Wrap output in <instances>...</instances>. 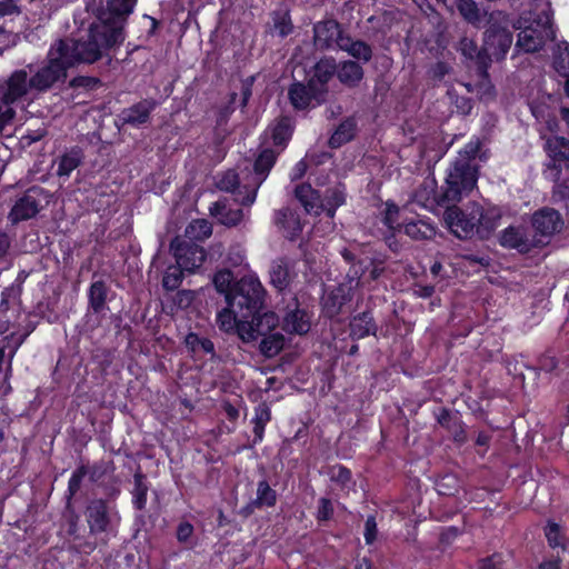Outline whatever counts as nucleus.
<instances>
[{"instance_id":"f257e3e1","label":"nucleus","mask_w":569,"mask_h":569,"mask_svg":"<svg viewBox=\"0 0 569 569\" xmlns=\"http://www.w3.org/2000/svg\"><path fill=\"white\" fill-rule=\"evenodd\" d=\"M137 0H107V6L98 14L88 33L79 39H60L53 44V54H62L64 63L73 67L79 63H93L110 49L124 40L123 28Z\"/></svg>"},{"instance_id":"f03ea898","label":"nucleus","mask_w":569,"mask_h":569,"mask_svg":"<svg viewBox=\"0 0 569 569\" xmlns=\"http://www.w3.org/2000/svg\"><path fill=\"white\" fill-rule=\"evenodd\" d=\"M443 221L450 232L459 239H471L478 236L488 239L496 230L498 214L493 209L485 210L477 202L461 209L456 203L445 206Z\"/></svg>"},{"instance_id":"7ed1b4c3","label":"nucleus","mask_w":569,"mask_h":569,"mask_svg":"<svg viewBox=\"0 0 569 569\" xmlns=\"http://www.w3.org/2000/svg\"><path fill=\"white\" fill-rule=\"evenodd\" d=\"M512 28L518 31L515 46L516 52L536 53L541 51L547 42L556 39V28L552 17L542 11L533 19L519 17Z\"/></svg>"},{"instance_id":"20e7f679","label":"nucleus","mask_w":569,"mask_h":569,"mask_svg":"<svg viewBox=\"0 0 569 569\" xmlns=\"http://www.w3.org/2000/svg\"><path fill=\"white\" fill-rule=\"evenodd\" d=\"M477 180V163H471L467 157H458L448 169L438 202L441 206L459 202L473 190Z\"/></svg>"},{"instance_id":"39448f33","label":"nucleus","mask_w":569,"mask_h":569,"mask_svg":"<svg viewBox=\"0 0 569 569\" xmlns=\"http://www.w3.org/2000/svg\"><path fill=\"white\" fill-rule=\"evenodd\" d=\"M266 295L267 292L258 278L244 276L233 283L226 302L234 308L241 318L249 319L262 310Z\"/></svg>"},{"instance_id":"423d86ee","label":"nucleus","mask_w":569,"mask_h":569,"mask_svg":"<svg viewBox=\"0 0 569 569\" xmlns=\"http://www.w3.org/2000/svg\"><path fill=\"white\" fill-rule=\"evenodd\" d=\"M51 194L49 191L42 187L33 186L17 197L8 213V220L12 224H18L21 221L32 219L49 206Z\"/></svg>"},{"instance_id":"0eeeda50","label":"nucleus","mask_w":569,"mask_h":569,"mask_svg":"<svg viewBox=\"0 0 569 569\" xmlns=\"http://www.w3.org/2000/svg\"><path fill=\"white\" fill-rule=\"evenodd\" d=\"M547 154L545 174L548 179H558L569 170V139L562 136H550L543 146Z\"/></svg>"},{"instance_id":"6e6552de","label":"nucleus","mask_w":569,"mask_h":569,"mask_svg":"<svg viewBox=\"0 0 569 569\" xmlns=\"http://www.w3.org/2000/svg\"><path fill=\"white\" fill-rule=\"evenodd\" d=\"M277 153L271 149H263L253 163V172L250 181L244 183L247 196L237 199L241 206L249 207L256 201L257 192L267 179L270 170L276 163Z\"/></svg>"},{"instance_id":"1a4fd4ad","label":"nucleus","mask_w":569,"mask_h":569,"mask_svg":"<svg viewBox=\"0 0 569 569\" xmlns=\"http://www.w3.org/2000/svg\"><path fill=\"white\" fill-rule=\"evenodd\" d=\"M49 62L39 69L33 77L30 78L32 89L44 91L51 88L56 82L64 80L69 64L64 63L62 54H53V46L48 53Z\"/></svg>"},{"instance_id":"9d476101","label":"nucleus","mask_w":569,"mask_h":569,"mask_svg":"<svg viewBox=\"0 0 569 569\" xmlns=\"http://www.w3.org/2000/svg\"><path fill=\"white\" fill-rule=\"evenodd\" d=\"M250 318V321L246 319L238 327V337L244 343L256 341L258 338L274 332L279 326V317L273 311H266L263 313L259 311Z\"/></svg>"},{"instance_id":"9b49d317","label":"nucleus","mask_w":569,"mask_h":569,"mask_svg":"<svg viewBox=\"0 0 569 569\" xmlns=\"http://www.w3.org/2000/svg\"><path fill=\"white\" fill-rule=\"evenodd\" d=\"M347 31L335 19H326L313 24V46L316 50H340Z\"/></svg>"},{"instance_id":"f8f14e48","label":"nucleus","mask_w":569,"mask_h":569,"mask_svg":"<svg viewBox=\"0 0 569 569\" xmlns=\"http://www.w3.org/2000/svg\"><path fill=\"white\" fill-rule=\"evenodd\" d=\"M176 262L188 272H194L200 268L206 259V251L203 247L198 243L190 242L176 237L170 243Z\"/></svg>"},{"instance_id":"ddd939ff","label":"nucleus","mask_w":569,"mask_h":569,"mask_svg":"<svg viewBox=\"0 0 569 569\" xmlns=\"http://www.w3.org/2000/svg\"><path fill=\"white\" fill-rule=\"evenodd\" d=\"M531 226L535 230L536 239H541L547 246L550 239L561 231L563 219L558 210L542 207L532 213Z\"/></svg>"},{"instance_id":"4468645a","label":"nucleus","mask_w":569,"mask_h":569,"mask_svg":"<svg viewBox=\"0 0 569 569\" xmlns=\"http://www.w3.org/2000/svg\"><path fill=\"white\" fill-rule=\"evenodd\" d=\"M31 88L26 70L14 71L0 87V99L6 107L24 97Z\"/></svg>"},{"instance_id":"2eb2a0df","label":"nucleus","mask_w":569,"mask_h":569,"mask_svg":"<svg viewBox=\"0 0 569 569\" xmlns=\"http://www.w3.org/2000/svg\"><path fill=\"white\" fill-rule=\"evenodd\" d=\"M154 99H142L139 102L124 108L118 116L121 126H131L134 128L144 126L150 121V114L156 109Z\"/></svg>"},{"instance_id":"dca6fc26","label":"nucleus","mask_w":569,"mask_h":569,"mask_svg":"<svg viewBox=\"0 0 569 569\" xmlns=\"http://www.w3.org/2000/svg\"><path fill=\"white\" fill-rule=\"evenodd\" d=\"M500 246L516 249L520 253H529L532 248L546 246L541 239H529L526 232L519 228L509 227L500 234Z\"/></svg>"},{"instance_id":"f3484780","label":"nucleus","mask_w":569,"mask_h":569,"mask_svg":"<svg viewBox=\"0 0 569 569\" xmlns=\"http://www.w3.org/2000/svg\"><path fill=\"white\" fill-rule=\"evenodd\" d=\"M86 518L91 533H101L108 530L110 516L107 501L92 499L86 508Z\"/></svg>"},{"instance_id":"a211bd4d","label":"nucleus","mask_w":569,"mask_h":569,"mask_svg":"<svg viewBox=\"0 0 569 569\" xmlns=\"http://www.w3.org/2000/svg\"><path fill=\"white\" fill-rule=\"evenodd\" d=\"M292 306H288V310L283 316L282 328L287 332L296 335H305L310 330L311 322L306 310L299 307L297 298H292Z\"/></svg>"},{"instance_id":"6ab92c4d","label":"nucleus","mask_w":569,"mask_h":569,"mask_svg":"<svg viewBox=\"0 0 569 569\" xmlns=\"http://www.w3.org/2000/svg\"><path fill=\"white\" fill-rule=\"evenodd\" d=\"M270 283L279 291L284 290L295 277L293 263L288 258H278L272 261L269 270Z\"/></svg>"},{"instance_id":"aec40b11","label":"nucleus","mask_w":569,"mask_h":569,"mask_svg":"<svg viewBox=\"0 0 569 569\" xmlns=\"http://www.w3.org/2000/svg\"><path fill=\"white\" fill-rule=\"evenodd\" d=\"M274 223L282 230L284 237L290 240L296 239L302 230L298 213L288 207L276 211Z\"/></svg>"},{"instance_id":"412c9836","label":"nucleus","mask_w":569,"mask_h":569,"mask_svg":"<svg viewBox=\"0 0 569 569\" xmlns=\"http://www.w3.org/2000/svg\"><path fill=\"white\" fill-rule=\"evenodd\" d=\"M338 80L348 88H356L362 81L365 71L361 64L355 60H345L337 64Z\"/></svg>"},{"instance_id":"4be33fe9","label":"nucleus","mask_w":569,"mask_h":569,"mask_svg":"<svg viewBox=\"0 0 569 569\" xmlns=\"http://www.w3.org/2000/svg\"><path fill=\"white\" fill-rule=\"evenodd\" d=\"M340 50L359 63H368L373 56L372 47L369 43L360 39H353L350 33H347Z\"/></svg>"},{"instance_id":"5701e85b","label":"nucleus","mask_w":569,"mask_h":569,"mask_svg":"<svg viewBox=\"0 0 569 569\" xmlns=\"http://www.w3.org/2000/svg\"><path fill=\"white\" fill-rule=\"evenodd\" d=\"M358 123L356 117H347L339 123V126L329 138V147L337 149L351 141L356 137Z\"/></svg>"},{"instance_id":"b1692460","label":"nucleus","mask_w":569,"mask_h":569,"mask_svg":"<svg viewBox=\"0 0 569 569\" xmlns=\"http://www.w3.org/2000/svg\"><path fill=\"white\" fill-rule=\"evenodd\" d=\"M295 196L305 208L306 212L320 214L322 212V200L318 191H316L310 184L302 183L296 187Z\"/></svg>"},{"instance_id":"393cba45","label":"nucleus","mask_w":569,"mask_h":569,"mask_svg":"<svg viewBox=\"0 0 569 569\" xmlns=\"http://www.w3.org/2000/svg\"><path fill=\"white\" fill-rule=\"evenodd\" d=\"M440 190H437V182L433 178H427L415 191L412 201L423 208H432L433 206H441L438 202Z\"/></svg>"},{"instance_id":"a878e982","label":"nucleus","mask_w":569,"mask_h":569,"mask_svg":"<svg viewBox=\"0 0 569 569\" xmlns=\"http://www.w3.org/2000/svg\"><path fill=\"white\" fill-rule=\"evenodd\" d=\"M377 323L370 312L365 311L355 316L350 322V336L352 339H362L367 336H376Z\"/></svg>"},{"instance_id":"bb28decb","label":"nucleus","mask_w":569,"mask_h":569,"mask_svg":"<svg viewBox=\"0 0 569 569\" xmlns=\"http://www.w3.org/2000/svg\"><path fill=\"white\" fill-rule=\"evenodd\" d=\"M209 211L212 217L227 227H234L243 219V211L241 209H230L227 207L226 201L221 200L213 202Z\"/></svg>"},{"instance_id":"cd10ccee","label":"nucleus","mask_w":569,"mask_h":569,"mask_svg":"<svg viewBox=\"0 0 569 569\" xmlns=\"http://www.w3.org/2000/svg\"><path fill=\"white\" fill-rule=\"evenodd\" d=\"M349 288L341 284L335 288L323 302V310L327 317L333 318L341 312L342 307L349 301Z\"/></svg>"},{"instance_id":"c85d7f7f","label":"nucleus","mask_w":569,"mask_h":569,"mask_svg":"<svg viewBox=\"0 0 569 569\" xmlns=\"http://www.w3.org/2000/svg\"><path fill=\"white\" fill-rule=\"evenodd\" d=\"M490 63V58L488 56L478 54V69L477 73L479 77V82L477 84V93L480 96L482 100H493V91L495 87L490 82L488 77V67Z\"/></svg>"},{"instance_id":"c756f323","label":"nucleus","mask_w":569,"mask_h":569,"mask_svg":"<svg viewBox=\"0 0 569 569\" xmlns=\"http://www.w3.org/2000/svg\"><path fill=\"white\" fill-rule=\"evenodd\" d=\"M109 288L103 280H97L91 283L88 291L89 308L93 313H101L107 309V297Z\"/></svg>"},{"instance_id":"7c9ffc66","label":"nucleus","mask_w":569,"mask_h":569,"mask_svg":"<svg viewBox=\"0 0 569 569\" xmlns=\"http://www.w3.org/2000/svg\"><path fill=\"white\" fill-rule=\"evenodd\" d=\"M308 88L302 82H293L288 89V98L296 110H306L316 106L313 99L308 92Z\"/></svg>"},{"instance_id":"2f4dec72","label":"nucleus","mask_w":569,"mask_h":569,"mask_svg":"<svg viewBox=\"0 0 569 569\" xmlns=\"http://www.w3.org/2000/svg\"><path fill=\"white\" fill-rule=\"evenodd\" d=\"M284 345V336L280 331L276 330L272 333L261 337L259 351L266 358H273L282 351Z\"/></svg>"},{"instance_id":"473e14b6","label":"nucleus","mask_w":569,"mask_h":569,"mask_svg":"<svg viewBox=\"0 0 569 569\" xmlns=\"http://www.w3.org/2000/svg\"><path fill=\"white\" fill-rule=\"evenodd\" d=\"M217 187L222 191L231 192L234 194V200L237 202H239L237 199H242L244 196H247L244 184L242 187L240 186L239 176L234 170L226 171L217 181Z\"/></svg>"},{"instance_id":"72a5a7b5","label":"nucleus","mask_w":569,"mask_h":569,"mask_svg":"<svg viewBox=\"0 0 569 569\" xmlns=\"http://www.w3.org/2000/svg\"><path fill=\"white\" fill-rule=\"evenodd\" d=\"M212 234V224L206 219L192 220L184 230V240L190 242L204 241Z\"/></svg>"},{"instance_id":"f704fd0d","label":"nucleus","mask_w":569,"mask_h":569,"mask_svg":"<svg viewBox=\"0 0 569 569\" xmlns=\"http://www.w3.org/2000/svg\"><path fill=\"white\" fill-rule=\"evenodd\" d=\"M346 201L345 188L336 186L326 190L325 199L322 200V211H326L329 218H333L336 210Z\"/></svg>"},{"instance_id":"c9c22d12","label":"nucleus","mask_w":569,"mask_h":569,"mask_svg":"<svg viewBox=\"0 0 569 569\" xmlns=\"http://www.w3.org/2000/svg\"><path fill=\"white\" fill-rule=\"evenodd\" d=\"M272 141L276 146H283L293 132V119L288 116L278 118L271 128Z\"/></svg>"},{"instance_id":"e433bc0d","label":"nucleus","mask_w":569,"mask_h":569,"mask_svg":"<svg viewBox=\"0 0 569 569\" xmlns=\"http://www.w3.org/2000/svg\"><path fill=\"white\" fill-rule=\"evenodd\" d=\"M553 182L551 200L555 204L566 211L569 217V178L549 179Z\"/></svg>"},{"instance_id":"4c0bfd02","label":"nucleus","mask_w":569,"mask_h":569,"mask_svg":"<svg viewBox=\"0 0 569 569\" xmlns=\"http://www.w3.org/2000/svg\"><path fill=\"white\" fill-rule=\"evenodd\" d=\"M543 533L547 539L548 546L556 550L560 548L562 551L567 550V538L559 523L553 520H548L543 527Z\"/></svg>"},{"instance_id":"58836bf2","label":"nucleus","mask_w":569,"mask_h":569,"mask_svg":"<svg viewBox=\"0 0 569 569\" xmlns=\"http://www.w3.org/2000/svg\"><path fill=\"white\" fill-rule=\"evenodd\" d=\"M241 321H246V319L241 318L237 310L228 305L217 315L219 329L224 332L236 331L238 333V327Z\"/></svg>"},{"instance_id":"ea45409f","label":"nucleus","mask_w":569,"mask_h":569,"mask_svg":"<svg viewBox=\"0 0 569 569\" xmlns=\"http://www.w3.org/2000/svg\"><path fill=\"white\" fill-rule=\"evenodd\" d=\"M405 233L413 240H428L436 236V228L423 220L411 221L405 224Z\"/></svg>"},{"instance_id":"a19ab883","label":"nucleus","mask_w":569,"mask_h":569,"mask_svg":"<svg viewBox=\"0 0 569 569\" xmlns=\"http://www.w3.org/2000/svg\"><path fill=\"white\" fill-rule=\"evenodd\" d=\"M552 68L558 74L569 73V42L562 40L553 48Z\"/></svg>"},{"instance_id":"79ce46f5","label":"nucleus","mask_w":569,"mask_h":569,"mask_svg":"<svg viewBox=\"0 0 569 569\" xmlns=\"http://www.w3.org/2000/svg\"><path fill=\"white\" fill-rule=\"evenodd\" d=\"M149 487L146 481V476L138 471L133 476V489L131 491L132 493V503L136 509L143 510L147 505V493H148Z\"/></svg>"},{"instance_id":"37998d69","label":"nucleus","mask_w":569,"mask_h":569,"mask_svg":"<svg viewBox=\"0 0 569 569\" xmlns=\"http://www.w3.org/2000/svg\"><path fill=\"white\" fill-rule=\"evenodd\" d=\"M82 151L80 149H71L66 152L59 161L57 174L59 177H69L70 173L82 162Z\"/></svg>"},{"instance_id":"c03bdc74","label":"nucleus","mask_w":569,"mask_h":569,"mask_svg":"<svg viewBox=\"0 0 569 569\" xmlns=\"http://www.w3.org/2000/svg\"><path fill=\"white\" fill-rule=\"evenodd\" d=\"M337 62L333 58H322L313 67V73L310 78L315 81L328 84L336 74Z\"/></svg>"},{"instance_id":"a18cd8bd","label":"nucleus","mask_w":569,"mask_h":569,"mask_svg":"<svg viewBox=\"0 0 569 569\" xmlns=\"http://www.w3.org/2000/svg\"><path fill=\"white\" fill-rule=\"evenodd\" d=\"M271 419L270 409L266 405H259L254 411L253 418V445L260 442L263 438L264 427Z\"/></svg>"},{"instance_id":"49530a36","label":"nucleus","mask_w":569,"mask_h":569,"mask_svg":"<svg viewBox=\"0 0 569 569\" xmlns=\"http://www.w3.org/2000/svg\"><path fill=\"white\" fill-rule=\"evenodd\" d=\"M277 502V492L273 490L266 480L259 481L257 487V498L252 501L256 508L273 507Z\"/></svg>"},{"instance_id":"de8ad7c7","label":"nucleus","mask_w":569,"mask_h":569,"mask_svg":"<svg viewBox=\"0 0 569 569\" xmlns=\"http://www.w3.org/2000/svg\"><path fill=\"white\" fill-rule=\"evenodd\" d=\"M233 273L229 269L218 270L212 278V283L219 293L227 296L231 292L233 283Z\"/></svg>"},{"instance_id":"09e8293b","label":"nucleus","mask_w":569,"mask_h":569,"mask_svg":"<svg viewBox=\"0 0 569 569\" xmlns=\"http://www.w3.org/2000/svg\"><path fill=\"white\" fill-rule=\"evenodd\" d=\"M184 343L193 352L201 350L206 353L214 355L213 342L208 338L198 336L197 333H188L184 338Z\"/></svg>"},{"instance_id":"8fccbe9b","label":"nucleus","mask_w":569,"mask_h":569,"mask_svg":"<svg viewBox=\"0 0 569 569\" xmlns=\"http://www.w3.org/2000/svg\"><path fill=\"white\" fill-rule=\"evenodd\" d=\"M183 271L186 270L178 263L168 267L162 278V287L170 291L178 289L183 279Z\"/></svg>"},{"instance_id":"3c124183","label":"nucleus","mask_w":569,"mask_h":569,"mask_svg":"<svg viewBox=\"0 0 569 569\" xmlns=\"http://www.w3.org/2000/svg\"><path fill=\"white\" fill-rule=\"evenodd\" d=\"M272 20L273 28L281 38L287 37L292 32L293 24L288 12H274Z\"/></svg>"},{"instance_id":"603ef678","label":"nucleus","mask_w":569,"mask_h":569,"mask_svg":"<svg viewBox=\"0 0 569 569\" xmlns=\"http://www.w3.org/2000/svg\"><path fill=\"white\" fill-rule=\"evenodd\" d=\"M308 88V92L315 101V104L319 106L327 100L328 96V84L315 81V79L310 78L306 84Z\"/></svg>"},{"instance_id":"864d4df0","label":"nucleus","mask_w":569,"mask_h":569,"mask_svg":"<svg viewBox=\"0 0 569 569\" xmlns=\"http://www.w3.org/2000/svg\"><path fill=\"white\" fill-rule=\"evenodd\" d=\"M367 269L368 262H366L362 259H358L355 263L350 266L347 272V278L349 280V289L359 286L360 280L363 277Z\"/></svg>"},{"instance_id":"5fc2aeb1","label":"nucleus","mask_w":569,"mask_h":569,"mask_svg":"<svg viewBox=\"0 0 569 569\" xmlns=\"http://www.w3.org/2000/svg\"><path fill=\"white\" fill-rule=\"evenodd\" d=\"M458 11L460 14L471 23H475L479 20V9L477 3L473 0H458L457 4Z\"/></svg>"},{"instance_id":"6e6d98bb","label":"nucleus","mask_w":569,"mask_h":569,"mask_svg":"<svg viewBox=\"0 0 569 569\" xmlns=\"http://www.w3.org/2000/svg\"><path fill=\"white\" fill-rule=\"evenodd\" d=\"M87 468L84 466L78 467L71 475L68 483V496L67 499L70 501L72 497L79 491L82 480L87 475Z\"/></svg>"},{"instance_id":"4d7b16f0","label":"nucleus","mask_w":569,"mask_h":569,"mask_svg":"<svg viewBox=\"0 0 569 569\" xmlns=\"http://www.w3.org/2000/svg\"><path fill=\"white\" fill-rule=\"evenodd\" d=\"M328 475L330 480L345 487L351 480V472L348 468L337 465L330 467Z\"/></svg>"},{"instance_id":"13d9d810","label":"nucleus","mask_w":569,"mask_h":569,"mask_svg":"<svg viewBox=\"0 0 569 569\" xmlns=\"http://www.w3.org/2000/svg\"><path fill=\"white\" fill-rule=\"evenodd\" d=\"M72 88H83L86 90H97L102 87V82L96 77L79 76L70 81Z\"/></svg>"},{"instance_id":"bf43d9fd","label":"nucleus","mask_w":569,"mask_h":569,"mask_svg":"<svg viewBox=\"0 0 569 569\" xmlns=\"http://www.w3.org/2000/svg\"><path fill=\"white\" fill-rule=\"evenodd\" d=\"M460 52L468 59H476L478 64V54L487 56L482 51H478L477 44L469 38H462L459 42Z\"/></svg>"},{"instance_id":"052dcab7","label":"nucleus","mask_w":569,"mask_h":569,"mask_svg":"<svg viewBox=\"0 0 569 569\" xmlns=\"http://www.w3.org/2000/svg\"><path fill=\"white\" fill-rule=\"evenodd\" d=\"M333 515V505L328 498H320L318 501L317 519L328 521Z\"/></svg>"},{"instance_id":"680f3d73","label":"nucleus","mask_w":569,"mask_h":569,"mask_svg":"<svg viewBox=\"0 0 569 569\" xmlns=\"http://www.w3.org/2000/svg\"><path fill=\"white\" fill-rule=\"evenodd\" d=\"M244 250L241 246H231L227 253V262L232 267L241 266L244 261Z\"/></svg>"},{"instance_id":"e2e57ef3","label":"nucleus","mask_w":569,"mask_h":569,"mask_svg":"<svg viewBox=\"0 0 569 569\" xmlns=\"http://www.w3.org/2000/svg\"><path fill=\"white\" fill-rule=\"evenodd\" d=\"M30 335V331H26L24 333L17 336L16 333H11L6 339L8 340L7 347L10 348V355H9V363L11 365V360L14 357L17 350L19 347L23 343L26 338Z\"/></svg>"},{"instance_id":"0e129e2a","label":"nucleus","mask_w":569,"mask_h":569,"mask_svg":"<svg viewBox=\"0 0 569 569\" xmlns=\"http://www.w3.org/2000/svg\"><path fill=\"white\" fill-rule=\"evenodd\" d=\"M194 293L191 290H179L173 297V303L180 309H187L191 306Z\"/></svg>"},{"instance_id":"69168bd1","label":"nucleus","mask_w":569,"mask_h":569,"mask_svg":"<svg viewBox=\"0 0 569 569\" xmlns=\"http://www.w3.org/2000/svg\"><path fill=\"white\" fill-rule=\"evenodd\" d=\"M481 143L479 140H472L466 144L463 150L459 152L458 157H467L471 163H476L475 160L480 152Z\"/></svg>"},{"instance_id":"338daca9","label":"nucleus","mask_w":569,"mask_h":569,"mask_svg":"<svg viewBox=\"0 0 569 569\" xmlns=\"http://www.w3.org/2000/svg\"><path fill=\"white\" fill-rule=\"evenodd\" d=\"M21 8L16 0H0V18L21 14Z\"/></svg>"},{"instance_id":"774afa93","label":"nucleus","mask_w":569,"mask_h":569,"mask_svg":"<svg viewBox=\"0 0 569 569\" xmlns=\"http://www.w3.org/2000/svg\"><path fill=\"white\" fill-rule=\"evenodd\" d=\"M377 537V522L375 517L367 518L365 523V539L368 545H371Z\"/></svg>"}]
</instances>
